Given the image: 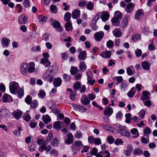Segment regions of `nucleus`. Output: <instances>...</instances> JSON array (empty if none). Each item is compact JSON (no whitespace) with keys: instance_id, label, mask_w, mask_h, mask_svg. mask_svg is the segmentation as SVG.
<instances>
[{"instance_id":"f257e3e1","label":"nucleus","mask_w":157,"mask_h":157,"mask_svg":"<svg viewBox=\"0 0 157 157\" xmlns=\"http://www.w3.org/2000/svg\"><path fill=\"white\" fill-rule=\"evenodd\" d=\"M9 89L10 92L13 94H16L19 89V85L18 83L12 81L9 83Z\"/></svg>"},{"instance_id":"f03ea898","label":"nucleus","mask_w":157,"mask_h":157,"mask_svg":"<svg viewBox=\"0 0 157 157\" xmlns=\"http://www.w3.org/2000/svg\"><path fill=\"white\" fill-rule=\"evenodd\" d=\"M52 25L53 27L56 29V31L59 33L62 32L63 29L62 27L61 24L58 21L55 20L52 22Z\"/></svg>"},{"instance_id":"7ed1b4c3","label":"nucleus","mask_w":157,"mask_h":157,"mask_svg":"<svg viewBox=\"0 0 157 157\" xmlns=\"http://www.w3.org/2000/svg\"><path fill=\"white\" fill-rule=\"evenodd\" d=\"M126 127L123 126L118 130V133H120L122 135L126 137H129L130 136V133L127 130L125 129Z\"/></svg>"},{"instance_id":"20e7f679","label":"nucleus","mask_w":157,"mask_h":157,"mask_svg":"<svg viewBox=\"0 0 157 157\" xmlns=\"http://www.w3.org/2000/svg\"><path fill=\"white\" fill-rule=\"evenodd\" d=\"M104 35V33L102 31L99 32H96L94 35V37L96 41H100L103 38Z\"/></svg>"},{"instance_id":"39448f33","label":"nucleus","mask_w":157,"mask_h":157,"mask_svg":"<svg viewBox=\"0 0 157 157\" xmlns=\"http://www.w3.org/2000/svg\"><path fill=\"white\" fill-rule=\"evenodd\" d=\"M13 101L12 97L7 94H5L2 98V101L4 103L10 102Z\"/></svg>"},{"instance_id":"423d86ee","label":"nucleus","mask_w":157,"mask_h":157,"mask_svg":"<svg viewBox=\"0 0 157 157\" xmlns=\"http://www.w3.org/2000/svg\"><path fill=\"white\" fill-rule=\"evenodd\" d=\"M0 116L5 118L9 117L10 113V111L6 109H2L0 110Z\"/></svg>"},{"instance_id":"0eeeda50","label":"nucleus","mask_w":157,"mask_h":157,"mask_svg":"<svg viewBox=\"0 0 157 157\" xmlns=\"http://www.w3.org/2000/svg\"><path fill=\"white\" fill-rule=\"evenodd\" d=\"M134 8V3L130 2L127 5L125 9L127 13H130L133 10Z\"/></svg>"},{"instance_id":"6e6552de","label":"nucleus","mask_w":157,"mask_h":157,"mask_svg":"<svg viewBox=\"0 0 157 157\" xmlns=\"http://www.w3.org/2000/svg\"><path fill=\"white\" fill-rule=\"evenodd\" d=\"M46 144H42L38 148L39 150L42 152H43L44 150H45L47 152H49L51 150V147L50 145H48L47 147Z\"/></svg>"},{"instance_id":"1a4fd4ad","label":"nucleus","mask_w":157,"mask_h":157,"mask_svg":"<svg viewBox=\"0 0 157 157\" xmlns=\"http://www.w3.org/2000/svg\"><path fill=\"white\" fill-rule=\"evenodd\" d=\"M67 138L65 140V143L66 144H70L74 142L73 136L71 133H69L67 135Z\"/></svg>"},{"instance_id":"9d476101","label":"nucleus","mask_w":157,"mask_h":157,"mask_svg":"<svg viewBox=\"0 0 157 157\" xmlns=\"http://www.w3.org/2000/svg\"><path fill=\"white\" fill-rule=\"evenodd\" d=\"M48 70L51 73L52 75H54L58 71V68L55 65H52L48 69Z\"/></svg>"},{"instance_id":"9b49d317","label":"nucleus","mask_w":157,"mask_h":157,"mask_svg":"<svg viewBox=\"0 0 157 157\" xmlns=\"http://www.w3.org/2000/svg\"><path fill=\"white\" fill-rule=\"evenodd\" d=\"M111 52L109 51H108L101 53L100 55L103 58L107 59L111 57Z\"/></svg>"},{"instance_id":"f8f14e48","label":"nucleus","mask_w":157,"mask_h":157,"mask_svg":"<svg viewBox=\"0 0 157 157\" xmlns=\"http://www.w3.org/2000/svg\"><path fill=\"white\" fill-rule=\"evenodd\" d=\"M81 102L84 105H87L90 103V101L86 95H84L81 99Z\"/></svg>"},{"instance_id":"ddd939ff","label":"nucleus","mask_w":157,"mask_h":157,"mask_svg":"<svg viewBox=\"0 0 157 157\" xmlns=\"http://www.w3.org/2000/svg\"><path fill=\"white\" fill-rule=\"evenodd\" d=\"M28 66L26 63H23L21 65V71L23 75H25L26 74L28 71Z\"/></svg>"},{"instance_id":"4468645a","label":"nucleus","mask_w":157,"mask_h":157,"mask_svg":"<svg viewBox=\"0 0 157 157\" xmlns=\"http://www.w3.org/2000/svg\"><path fill=\"white\" fill-rule=\"evenodd\" d=\"M22 112L20 110H17L13 113V117L16 119H19L22 114Z\"/></svg>"},{"instance_id":"2eb2a0df","label":"nucleus","mask_w":157,"mask_h":157,"mask_svg":"<svg viewBox=\"0 0 157 157\" xmlns=\"http://www.w3.org/2000/svg\"><path fill=\"white\" fill-rule=\"evenodd\" d=\"M86 52L85 51L80 52L78 56V58L80 60H84L86 58Z\"/></svg>"},{"instance_id":"dca6fc26","label":"nucleus","mask_w":157,"mask_h":157,"mask_svg":"<svg viewBox=\"0 0 157 157\" xmlns=\"http://www.w3.org/2000/svg\"><path fill=\"white\" fill-rule=\"evenodd\" d=\"M27 21V17L25 16L24 17H22V15H21L19 17L18 21L20 24H25Z\"/></svg>"},{"instance_id":"f3484780","label":"nucleus","mask_w":157,"mask_h":157,"mask_svg":"<svg viewBox=\"0 0 157 157\" xmlns=\"http://www.w3.org/2000/svg\"><path fill=\"white\" fill-rule=\"evenodd\" d=\"M113 113V109L109 107H107L104 111V114L105 116H110Z\"/></svg>"},{"instance_id":"a211bd4d","label":"nucleus","mask_w":157,"mask_h":157,"mask_svg":"<svg viewBox=\"0 0 157 157\" xmlns=\"http://www.w3.org/2000/svg\"><path fill=\"white\" fill-rule=\"evenodd\" d=\"M40 62L41 64H44L46 67H48L51 64V62L48 59L45 58L42 59Z\"/></svg>"},{"instance_id":"6ab92c4d","label":"nucleus","mask_w":157,"mask_h":157,"mask_svg":"<svg viewBox=\"0 0 157 157\" xmlns=\"http://www.w3.org/2000/svg\"><path fill=\"white\" fill-rule=\"evenodd\" d=\"M143 96L141 97V99L142 101L147 100L150 99L149 92L146 91H144L142 93Z\"/></svg>"},{"instance_id":"aec40b11","label":"nucleus","mask_w":157,"mask_h":157,"mask_svg":"<svg viewBox=\"0 0 157 157\" xmlns=\"http://www.w3.org/2000/svg\"><path fill=\"white\" fill-rule=\"evenodd\" d=\"M80 14V10L75 9L72 13V17L74 19H77L79 17Z\"/></svg>"},{"instance_id":"412c9836","label":"nucleus","mask_w":157,"mask_h":157,"mask_svg":"<svg viewBox=\"0 0 157 157\" xmlns=\"http://www.w3.org/2000/svg\"><path fill=\"white\" fill-rule=\"evenodd\" d=\"M113 33L116 37H120L122 36V33L119 29H115L113 31Z\"/></svg>"},{"instance_id":"4be33fe9","label":"nucleus","mask_w":157,"mask_h":157,"mask_svg":"<svg viewBox=\"0 0 157 157\" xmlns=\"http://www.w3.org/2000/svg\"><path fill=\"white\" fill-rule=\"evenodd\" d=\"M62 80L61 78H58L55 79L53 82V84L55 87H59L61 85Z\"/></svg>"},{"instance_id":"5701e85b","label":"nucleus","mask_w":157,"mask_h":157,"mask_svg":"<svg viewBox=\"0 0 157 157\" xmlns=\"http://www.w3.org/2000/svg\"><path fill=\"white\" fill-rule=\"evenodd\" d=\"M141 66L144 70L148 71L150 69V66L149 63L147 61H144L142 62Z\"/></svg>"},{"instance_id":"b1692460","label":"nucleus","mask_w":157,"mask_h":157,"mask_svg":"<svg viewBox=\"0 0 157 157\" xmlns=\"http://www.w3.org/2000/svg\"><path fill=\"white\" fill-rule=\"evenodd\" d=\"M43 120L45 124H48L50 122L51 120L50 117L48 115H46L45 116H43L42 117Z\"/></svg>"},{"instance_id":"393cba45","label":"nucleus","mask_w":157,"mask_h":157,"mask_svg":"<svg viewBox=\"0 0 157 157\" xmlns=\"http://www.w3.org/2000/svg\"><path fill=\"white\" fill-rule=\"evenodd\" d=\"M136 92V90L134 87L131 88L128 93V96L130 98L133 97L134 95Z\"/></svg>"},{"instance_id":"a878e982","label":"nucleus","mask_w":157,"mask_h":157,"mask_svg":"<svg viewBox=\"0 0 157 157\" xmlns=\"http://www.w3.org/2000/svg\"><path fill=\"white\" fill-rule=\"evenodd\" d=\"M29 64L30 66L28 69V71L30 73L33 72L35 69L34 67L35 65L34 63L33 62H30L29 63Z\"/></svg>"},{"instance_id":"bb28decb","label":"nucleus","mask_w":157,"mask_h":157,"mask_svg":"<svg viewBox=\"0 0 157 157\" xmlns=\"http://www.w3.org/2000/svg\"><path fill=\"white\" fill-rule=\"evenodd\" d=\"M79 67L80 70L83 71H86L87 69V66L84 62H81L80 63Z\"/></svg>"},{"instance_id":"cd10ccee","label":"nucleus","mask_w":157,"mask_h":157,"mask_svg":"<svg viewBox=\"0 0 157 157\" xmlns=\"http://www.w3.org/2000/svg\"><path fill=\"white\" fill-rule=\"evenodd\" d=\"M47 17L45 16L40 15L39 17L40 22L42 25H43L46 21Z\"/></svg>"},{"instance_id":"c85d7f7f","label":"nucleus","mask_w":157,"mask_h":157,"mask_svg":"<svg viewBox=\"0 0 157 157\" xmlns=\"http://www.w3.org/2000/svg\"><path fill=\"white\" fill-rule=\"evenodd\" d=\"M132 69H134V68L132 66H131L127 68V73L128 75L131 76L133 74L134 71Z\"/></svg>"},{"instance_id":"c756f323","label":"nucleus","mask_w":157,"mask_h":157,"mask_svg":"<svg viewBox=\"0 0 157 157\" xmlns=\"http://www.w3.org/2000/svg\"><path fill=\"white\" fill-rule=\"evenodd\" d=\"M53 133L52 131H50L48 134V136H47L46 140L45 141L44 144H47L48 142L51 140L53 138Z\"/></svg>"},{"instance_id":"7c9ffc66","label":"nucleus","mask_w":157,"mask_h":157,"mask_svg":"<svg viewBox=\"0 0 157 157\" xmlns=\"http://www.w3.org/2000/svg\"><path fill=\"white\" fill-rule=\"evenodd\" d=\"M142 10L140 9L138 10L136 12V13L135 14V18L136 20H138L139 18L141 16L142 14Z\"/></svg>"},{"instance_id":"2f4dec72","label":"nucleus","mask_w":157,"mask_h":157,"mask_svg":"<svg viewBox=\"0 0 157 157\" xmlns=\"http://www.w3.org/2000/svg\"><path fill=\"white\" fill-rule=\"evenodd\" d=\"M60 126L61 122L59 121L55 122L53 125V128L57 130H60Z\"/></svg>"},{"instance_id":"473e14b6","label":"nucleus","mask_w":157,"mask_h":157,"mask_svg":"<svg viewBox=\"0 0 157 157\" xmlns=\"http://www.w3.org/2000/svg\"><path fill=\"white\" fill-rule=\"evenodd\" d=\"M66 30L67 31H69L71 30L72 28V25L71 22H68L66 23L65 25Z\"/></svg>"},{"instance_id":"72a5a7b5","label":"nucleus","mask_w":157,"mask_h":157,"mask_svg":"<svg viewBox=\"0 0 157 157\" xmlns=\"http://www.w3.org/2000/svg\"><path fill=\"white\" fill-rule=\"evenodd\" d=\"M143 151L140 148H137L134 150V154L135 155H140L142 154Z\"/></svg>"},{"instance_id":"f704fd0d","label":"nucleus","mask_w":157,"mask_h":157,"mask_svg":"<svg viewBox=\"0 0 157 157\" xmlns=\"http://www.w3.org/2000/svg\"><path fill=\"white\" fill-rule=\"evenodd\" d=\"M122 14L120 11H117L115 12L114 17L119 20H120L122 17Z\"/></svg>"},{"instance_id":"c9c22d12","label":"nucleus","mask_w":157,"mask_h":157,"mask_svg":"<svg viewBox=\"0 0 157 157\" xmlns=\"http://www.w3.org/2000/svg\"><path fill=\"white\" fill-rule=\"evenodd\" d=\"M94 7V4L91 1L89 2L86 5V8L89 10H92L93 9Z\"/></svg>"},{"instance_id":"e433bc0d","label":"nucleus","mask_w":157,"mask_h":157,"mask_svg":"<svg viewBox=\"0 0 157 157\" xmlns=\"http://www.w3.org/2000/svg\"><path fill=\"white\" fill-rule=\"evenodd\" d=\"M128 23V19L126 18H123L122 20L121 23V26L122 27H124L127 26Z\"/></svg>"},{"instance_id":"4c0bfd02","label":"nucleus","mask_w":157,"mask_h":157,"mask_svg":"<svg viewBox=\"0 0 157 157\" xmlns=\"http://www.w3.org/2000/svg\"><path fill=\"white\" fill-rule=\"evenodd\" d=\"M70 71L71 75H74L78 73V69L77 67H73L71 68Z\"/></svg>"},{"instance_id":"58836bf2","label":"nucleus","mask_w":157,"mask_h":157,"mask_svg":"<svg viewBox=\"0 0 157 157\" xmlns=\"http://www.w3.org/2000/svg\"><path fill=\"white\" fill-rule=\"evenodd\" d=\"M113 45V42L112 40H109L106 43V47L109 49L112 48Z\"/></svg>"},{"instance_id":"ea45409f","label":"nucleus","mask_w":157,"mask_h":157,"mask_svg":"<svg viewBox=\"0 0 157 157\" xmlns=\"http://www.w3.org/2000/svg\"><path fill=\"white\" fill-rule=\"evenodd\" d=\"M74 89L75 90H78L81 87V84L79 82H77L73 85Z\"/></svg>"},{"instance_id":"a19ab883","label":"nucleus","mask_w":157,"mask_h":157,"mask_svg":"<svg viewBox=\"0 0 157 157\" xmlns=\"http://www.w3.org/2000/svg\"><path fill=\"white\" fill-rule=\"evenodd\" d=\"M131 133L133 135L136 134V135L134 136V137L136 138L139 135L138 130L136 128H133L131 130Z\"/></svg>"},{"instance_id":"79ce46f5","label":"nucleus","mask_w":157,"mask_h":157,"mask_svg":"<svg viewBox=\"0 0 157 157\" xmlns=\"http://www.w3.org/2000/svg\"><path fill=\"white\" fill-rule=\"evenodd\" d=\"M32 98L31 96L28 95L25 99V102L28 105H30L32 103Z\"/></svg>"},{"instance_id":"37998d69","label":"nucleus","mask_w":157,"mask_h":157,"mask_svg":"<svg viewBox=\"0 0 157 157\" xmlns=\"http://www.w3.org/2000/svg\"><path fill=\"white\" fill-rule=\"evenodd\" d=\"M71 18V14L69 12H66L64 16V20L66 21H68L70 20Z\"/></svg>"},{"instance_id":"c03bdc74","label":"nucleus","mask_w":157,"mask_h":157,"mask_svg":"<svg viewBox=\"0 0 157 157\" xmlns=\"http://www.w3.org/2000/svg\"><path fill=\"white\" fill-rule=\"evenodd\" d=\"M109 18V15L108 13H104L101 16V19L103 22H105L108 20Z\"/></svg>"},{"instance_id":"a18cd8bd","label":"nucleus","mask_w":157,"mask_h":157,"mask_svg":"<svg viewBox=\"0 0 157 157\" xmlns=\"http://www.w3.org/2000/svg\"><path fill=\"white\" fill-rule=\"evenodd\" d=\"M50 37V35L48 33H44L42 36V40L46 41L49 40V38Z\"/></svg>"},{"instance_id":"49530a36","label":"nucleus","mask_w":157,"mask_h":157,"mask_svg":"<svg viewBox=\"0 0 157 157\" xmlns=\"http://www.w3.org/2000/svg\"><path fill=\"white\" fill-rule=\"evenodd\" d=\"M141 35L140 34H135L132 36L131 39L132 40L135 41L139 40L140 38Z\"/></svg>"},{"instance_id":"de8ad7c7","label":"nucleus","mask_w":157,"mask_h":157,"mask_svg":"<svg viewBox=\"0 0 157 157\" xmlns=\"http://www.w3.org/2000/svg\"><path fill=\"white\" fill-rule=\"evenodd\" d=\"M63 78L66 82H69L71 79V76L66 74L63 75Z\"/></svg>"},{"instance_id":"09e8293b","label":"nucleus","mask_w":157,"mask_h":157,"mask_svg":"<svg viewBox=\"0 0 157 157\" xmlns=\"http://www.w3.org/2000/svg\"><path fill=\"white\" fill-rule=\"evenodd\" d=\"M51 73L47 69L46 71L44 73L43 75V77L45 78H48L50 77L51 76H52Z\"/></svg>"},{"instance_id":"8fccbe9b","label":"nucleus","mask_w":157,"mask_h":157,"mask_svg":"<svg viewBox=\"0 0 157 157\" xmlns=\"http://www.w3.org/2000/svg\"><path fill=\"white\" fill-rule=\"evenodd\" d=\"M50 9L52 13H57V9L55 5H51Z\"/></svg>"},{"instance_id":"3c124183","label":"nucleus","mask_w":157,"mask_h":157,"mask_svg":"<svg viewBox=\"0 0 157 157\" xmlns=\"http://www.w3.org/2000/svg\"><path fill=\"white\" fill-rule=\"evenodd\" d=\"M86 75L87 76V80L92 79L93 78L92 73L90 70H88L86 71Z\"/></svg>"},{"instance_id":"603ef678","label":"nucleus","mask_w":157,"mask_h":157,"mask_svg":"<svg viewBox=\"0 0 157 157\" xmlns=\"http://www.w3.org/2000/svg\"><path fill=\"white\" fill-rule=\"evenodd\" d=\"M99 14L98 13L95 16L92 22V25H95L96 24L97 21L99 20Z\"/></svg>"},{"instance_id":"864d4df0","label":"nucleus","mask_w":157,"mask_h":157,"mask_svg":"<svg viewBox=\"0 0 157 157\" xmlns=\"http://www.w3.org/2000/svg\"><path fill=\"white\" fill-rule=\"evenodd\" d=\"M59 140L57 138H54L53 139L52 141V144L53 145V146L57 147L58 146L59 144Z\"/></svg>"},{"instance_id":"5fc2aeb1","label":"nucleus","mask_w":157,"mask_h":157,"mask_svg":"<svg viewBox=\"0 0 157 157\" xmlns=\"http://www.w3.org/2000/svg\"><path fill=\"white\" fill-rule=\"evenodd\" d=\"M119 20L115 17H113L111 19V21L113 25L114 26L117 25V23L118 22Z\"/></svg>"},{"instance_id":"6e6d98bb","label":"nucleus","mask_w":157,"mask_h":157,"mask_svg":"<svg viewBox=\"0 0 157 157\" xmlns=\"http://www.w3.org/2000/svg\"><path fill=\"white\" fill-rule=\"evenodd\" d=\"M10 40L7 38H5L2 40V42L6 46H8L10 42Z\"/></svg>"},{"instance_id":"4d7b16f0","label":"nucleus","mask_w":157,"mask_h":157,"mask_svg":"<svg viewBox=\"0 0 157 157\" xmlns=\"http://www.w3.org/2000/svg\"><path fill=\"white\" fill-rule=\"evenodd\" d=\"M86 108L83 106L79 105L78 111L81 113H84L86 110Z\"/></svg>"},{"instance_id":"13d9d810","label":"nucleus","mask_w":157,"mask_h":157,"mask_svg":"<svg viewBox=\"0 0 157 157\" xmlns=\"http://www.w3.org/2000/svg\"><path fill=\"white\" fill-rule=\"evenodd\" d=\"M45 94H46L44 91L42 90L40 91L38 94L39 97L41 98H44L45 97Z\"/></svg>"},{"instance_id":"bf43d9fd","label":"nucleus","mask_w":157,"mask_h":157,"mask_svg":"<svg viewBox=\"0 0 157 157\" xmlns=\"http://www.w3.org/2000/svg\"><path fill=\"white\" fill-rule=\"evenodd\" d=\"M151 129L148 127H147L144 130V134L146 135H148L151 133Z\"/></svg>"},{"instance_id":"052dcab7","label":"nucleus","mask_w":157,"mask_h":157,"mask_svg":"<svg viewBox=\"0 0 157 157\" xmlns=\"http://www.w3.org/2000/svg\"><path fill=\"white\" fill-rule=\"evenodd\" d=\"M136 56L137 57H140L142 54V51L141 49H137L135 51Z\"/></svg>"},{"instance_id":"680f3d73","label":"nucleus","mask_w":157,"mask_h":157,"mask_svg":"<svg viewBox=\"0 0 157 157\" xmlns=\"http://www.w3.org/2000/svg\"><path fill=\"white\" fill-rule=\"evenodd\" d=\"M101 140L100 138H95L94 144L96 145H99L101 144Z\"/></svg>"},{"instance_id":"e2e57ef3","label":"nucleus","mask_w":157,"mask_h":157,"mask_svg":"<svg viewBox=\"0 0 157 157\" xmlns=\"http://www.w3.org/2000/svg\"><path fill=\"white\" fill-rule=\"evenodd\" d=\"M38 106V101L36 100H34L31 105V108H36V107Z\"/></svg>"},{"instance_id":"0e129e2a","label":"nucleus","mask_w":157,"mask_h":157,"mask_svg":"<svg viewBox=\"0 0 157 157\" xmlns=\"http://www.w3.org/2000/svg\"><path fill=\"white\" fill-rule=\"evenodd\" d=\"M114 140V139L112 136H108L107 138V141L110 144L113 143Z\"/></svg>"},{"instance_id":"69168bd1","label":"nucleus","mask_w":157,"mask_h":157,"mask_svg":"<svg viewBox=\"0 0 157 157\" xmlns=\"http://www.w3.org/2000/svg\"><path fill=\"white\" fill-rule=\"evenodd\" d=\"M17 93H18V97H21L23 96L24 91L23 89H20L19 90H18Z\"/></svg>"},{"instance_id":"338daca9","label":"nucleus","mask_w":157,"mask_h":157,"mask_svg":"<svg viewBox=\"0 0 157 157\" xmlns=\"http://www.w3.org/2000/svg\"><path fill=\"white\" fill-rule=\"evenodd\" d=\"M76 91L74 90L73 92H72L70 94V99L71 100H75V95L76 94Z\"/></svg>"},{"instance_id":"774afa93","label":"nucleus","mask_w":157,"mask_h":157,"mask_svg":"<svg viewBox=\"0 0 157 157\" xmlns=\"http://www.w3.org/2000/svg\"><path fill=\"white\" fill-rule=\"evenodd\" d=\"M123 142L122 140L119 139H117L114 142L115 144L117 145L122 144H123Z\"/></svg>"}]
</instances>
